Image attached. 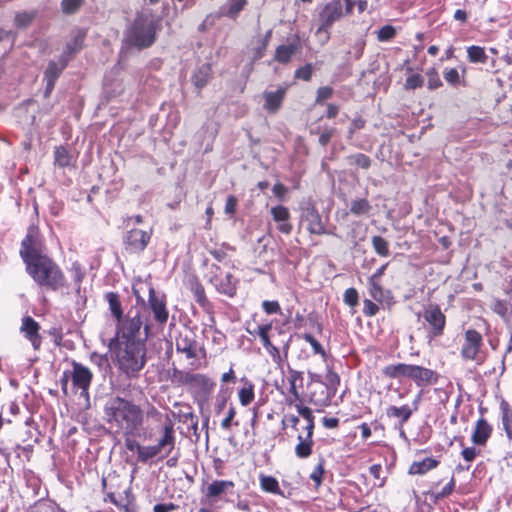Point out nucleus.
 Returning <instances> with one entry per match:
<instances>
[{"label": "nucleus", "mask_w": 512, "mask_h": 512, "mask_svg": "<svg viewBox=\"0 0 512 512\" xmlns=\"http://www.w3.org/2000/svg\"><path fill=\"white\" fill-rule=\"evenodd\" d=\"M262 308L267 314L281 313V307L277 301L265 300L262 302Z\"/></svg>", "instance_id": "680f3d73"}, {"label": "nucleus", "mask_w": 512, "mask_h": 512, "mask_svg": "<svg viewBox=\"0 0 512 512\" xmlns=\"http://www.w3.org/2000/svg\"><path fill=\"white\" fill-rule=\"evenodd\" d=\"M325 379H326L327 385L333 389H335L336 386L340 382V378H339L338 374L333 372L332 370L327 371Z\"/></svg>", "instance_id": "774afa93"}, {"label": "nucleus", "mask_w": 512, "mask_h": 512, "mask_svg": "<svg viewBox=\"0 0 512 512\" xmlns=\"http://www.w3.org/2000/svg\"><path fill=\"white\" fill-rule=\"evenodd\" d=\"M348 159L350 164H355L361 167L362 169H368L371 165L370 158L362 153L352 155Z\"/></svg>", "instance_id": "79ce46f5"}, {"label": "nucleus", "mask_w": 512, "mask_h": 512, "mask_svg": "<svg viewBox=\"0 0 512 512\" xmlns=\"http://www.w3.org/2000/svg\"><path fill=\"white\" fill-rule=\"evenodd\" d=\"M67 65V59L65 56H62L59 61H50L44 74V78L46 80V89L45 96H49L52 92L55 81L61 74L62 70Z\"/></svg>", "instance_id": "6ab92c4d"}, {"label": "nucleus", "mask_w": 512, "mask_h": 512, "mask_svg": "<svg viewBox=\"0 0 512 512\" xmlns=\"http://www.w3.org/2000/svg\"><path fill=\"white\" fill-rule=\"evenodd\" d=\"M333 94V89L329 86L320 87L317 90L316 103H322L323 101L329 99Z\"/></svg>", "instance_id": "e2e57ef3"}, {"label": "nucleus", "mask_w": 512, "mask_h": 512, "mask_svg": "<svg viewBox=\"0 0 512 512\" xmlns=\"http://www.w3.org/2000/svg\"><path fill=\"white\" fill-rule=\"evenodd\" d=\"M298 413L306 420L305 431H314V416L309 407L303 406L301 403L295 404Z\"/></svg>", "instance_id": "f704fd0d"}, {"label": "nucleus", "mask_w": 512, "mask_h": 512, "mask_svg": "<svg viewBox=\"0 0 512 512\" xmlns=\"http://www.w3.org/2000/svg\"><path fill=\"white\" fill-rule=\"evenodd\" d=\"M228 400H229V395L227 393H223V394L219 393L218 394L216 401H215V405H214V410L217 415H219L223 412Z\"/></svg>", "instance_id": "4d7b16f0"}, {"label": "nucleus", "mask_w": 512, "mask_h": 512, "mask_svg": "<svg viewBox=\"0 0 512 512\" xmlns=\"http://www.w3.org/2000/svg\"><path fill=\"white\" fill-rule=\"evenodd\" d=\"M467 57L471 63H486L488 58L484 48L476 45L467 48Z\"/></svg>", "instance_id": "72a5a7b5"}, {"label": "nucleus", "mask_w": 512, "mask_h": 512, "mask_svg": "<svg viewBox=\"0 0 512 512\" xmlns=\"http://www.w3.org/2000/svg\"><path fill=\"white\" fill-rule=\"evenodd\" d=\"M369 293L376 301H381L383 299V289L378 280L369 278Z\"/></svg>", "instance_id": "37998d69"}, {"label": "nucleus", "mask_w": 512, "mask_h": 512, "mask_svg": "<svg viewBox=\"0 0 512 512\" xmlns=\"http://www.w3.org/2000/svg\"><path fill=\"white\" fill-rule=\"evenodd\" d=\"M395 34L396 30L392 26L386 25L378 31V39L380 41H387L392 39Z\"/></svg>", "instance_id": "052dcab7"}, {"label": "nucleus", "mask_w": 512, "mask_h": 512, "mask_svg": "<svg viewBox=\"0 0 512 512\" xmlns=\"http://www.w3.org/2000/svg\"><path fill=\"white\" fill-rule=\"evenodd\" d=\"M297 50L296 44L280 45L276 48L274 59L277 62L288 63Z\"/></svg>", "instance_id": "7c9ffc66"}, {"label": "nucleus", "mask_w": 512, "mask_h": 512, "mask_svg": "<svg viewBox=\"0 0 512 512\" xmlns=\"http://www.w3.org/2000/svg\"><path fill=\"white\" fill-rule=\"evenodd\" d=\"M301 338L304 339L306 342H308L315 354H320L322 357L326 356V353L322 347V345L310 334L305 333L301 335Z\"/></svg>", "instance_id": "c03bdc74"}, {"label": "nucleus", "mask_w": 512, "mask_h": 512, "mask_svg": "<svg viewBox=\"0 0 512 512\" xmlns=\"http://www.w3.org/2000/svg\"><path fill=\"white\" fill-rule=\"evenodd\" d=\"M455 487V481H454V478L452 477L450 479V481L440 490H434L433 491V494L435 496V498H443V497H446L448 495H450L453 491Z\"/></svg>", "instance_id": "bf43d9fd"}, {"label": "nucleus", "mask_w": 512, "mask_h": 512, "mask_svg": "<svg viewBox=\"0 0 512 512\" xmlns=\"http://www.w3.org/2000/svg\"><path fill=\"white\" fill-rule=\"evenodd\" d=\"M151 232L140 229H131L125 237L126 248L131 252H141L148 245Z\"/></svg>", "instance_id": "dca6fc26"}, {"label": "nucleus", "mask_w": 512, "mask_h": 512, "mask_svg": "<svg viewBox=\"0 0 512 512\" xmlns=\"http://www.w3.org/2000/svg\"><path fill=\"white\" fill-rule=\"evenodd\" d=\"M118 369L128 377H134L146 364L145 341L114 342Z\"/></svg>", "instance_id": "7ed1b4c3"}, {"label": "nucleus", "mask_w": 512, "mask_h": 512, "mask_svg": "<svg viewBox=\"0 0 512 512\" xmlns=\"http://www.w3.org/2000/svg\"><path fill=\"white\" fill-rule=\"evenodd\" d=\"M343 6L341 0H330L319 7V22L320 25L316 34L323 35V43L327 42L329 35V28L343 16Z\"/></svg>", "instance_id": "423d86ee"}, {"label": "nucleus", "mask_w": 512, "mask_h": 512, "mask_svg": "<svg viewBox=\"0 0 512 512\" xmlns=\"http://www.w3.org/2000/svg\"><path fill=\"white\" fill-rule=\"evenodd\" d=\"M425 321L430 325V335L438 337L443 334L446 317L437 305H429L423 311Z\"/></svg>", "instance_id": "f8f14e48"}, {"label": "nucleus", "mask_w": 512, "mask_h": 512, "mask_svg": "<svg viewBox=\"0 0 512 512\" xmlns=\"http://www.w3.org/2000/svg\"><path fill=\"white\" fill-rule=\"evenodd\" d=\"M148 306L153 313L155 321L163 326L169 318V311L166 306L164 295L156 293L153 287L149 288Z\"/></svg>", "instance_id": "ddd939ff"}, {"label": "nucleus", "mask_w": 512, "mask_h": 512, "mask_svg": "<svg viewBox=\"0 0 512 512\" xmlns=\"http://www.w3.org/2000/svg\"><path fill=\"white\" fill-rule=\"evenodd\" d=\"M491 427L487 423V421L483 418H480L474 429L472 434V442L477 445H483L486 443L487 439L490 437Z\"/></svg>", "instance_id": "a878e982"}, {"label": "nucleus", "mask_w": 512, "mask_h": 512, "mask_svg": "<svg viewBox=\"0 0 512 512\" xmlns=\"http://www.w3.org/2000/svg\"><path fill=\"white\" fill-rule=\"evenodd\" d=\"M410 364L398 363L387 365L383 368L382 372L385 376L389 378H408V373L410 370Z\"/></svg>", "instance_id": "bb28decb"}, {"label": "nucleus", "mask_w": 512, "mask_h": 512, "mask_svg": "<svg viewBox=\"0 0 512 512\" xmlns=\"http://www.w3.org/2000/svg\"><path fill=\"white\" fill-rule=\"evenodd\" d=\"M175 445V437L172 426H165L163 435L158 440L156 445L152 446H142L139 456L137 457V461L145 463L148 460L162 455V457H167L170 455Z\"/></svg>", "instance_id": "0eeeda50"}, {"label": "nucleus", "mask_w": 512, "mask_h": 512, "mask_svg": "<svg viewBox=\"0 0 512 512\" xmlns=\"http://www.w3.org/2000/svg\"><path fill=\"white\" fill-rule=\"evenodd\" d=\"M502 423L508 439L512 440V410L507 404L502 405Z\"/></svg>", "instance_id": "c9c22d12"}, {"label": "nucleus", "mask_w": 512, "mask_h": 512, "mask_svg": "<svg viewBox=\"0 0 512 512\" xmlns=\"http://www.w3.org/2000/svg\"><path fill=\"white\" fill-rule=\"evenodd\" d=\"M443 77L451 85H457L460 82V75L455 68H446L443 71Z\"/></svg>", "instance_id": "09e8293b"}, {"label": "nucleus", "mask_w": 512, "mask_h": 512, "mask_svg": "<svg viewBox=\"0 0 512 512\" xmlns=\"http://www.w3.org/2000/svg\"><path fill=\"white\" fill-rule=\"evenodd\" d=\"M142 321L139 314L131 316L129 313L127 317L117 325V334L112 342H132V341H145V339L138 338Z\"/></svg>", "instance_id": "1a4fd4ad"}, {"label": "nucleus", "mask_w": 512, "mask_h": 512, "mask_svg": "<svg viewBox=\"0 0 512 512\" xmlns=\"http://www.w3.org/2000/svg\"><path fill=\"white\" fill-rule=\"evenodd\" d=\"M208 279L219 293L229 297H233L236 294L238 281L231 273H224L220 266L211 265L208 272Z\"/></svg>", "instance_id": "6e6552de"}, {"label": "nucleus", "mask_w": 512, "mask_h": 512, "mask_svg": "<svg viewBox=\"0 0 512 512\" xmlns=\"http://www.w3.org/2000/svg\"><path fill=\"white\" fill-rule=\"evenodd\" d=\"M238 204V200L235 196L229 195L226 199L225 203V213L229 215H233L236 211V207Z\"/></svg>", "instance_id": "69168bd1"}, {"label": "nucleus", "mask_w": 512, "mask_h": 512, "mask_svg": "<svg viewBox=\"0 0 512 512\" xmlns=\"http://www.w3.org/2000/svg\"><path fill=\"white\" fill-rule=\"evenodd\" d=\"M33 18H34V13H27V12L19 13L15 17V23L18 27L24 28L32 22Z\"/></svg>", "instance_id": "6e6d98bb"}, {"label": "nucleus", "mask_w": 512, "mask_h": 512, "mask_svg": "<svg viewBox=\"0 0 512 512\" xmlns=\"http://www.w3.org/2000/svg\"><path fill=\"white\" fill-rule=\"evenodd\" d=\"M481 345V334L474 329L467 330L461 348L462 358L465 360H477Z\"/></svg>", "instance_id": "2eb2a0df"}, {"label": "nucleus", "mask_w": 512, "mask_h": 512, "mask_svg": "<svg viewBox=\"0 0 512 512\" xmlns=\"http://www.w3.org/2000/svg\"><path fill=\"white\" fill-rule=\"evenodd\" d=\"M55 164L59 167H69L74 163V157L63 147H56L54 151Z\"/></svg>", "instance_id": "473e14b6"}, {"label": "nucleus", "mask_w": 512, "mask_h": 512, "mask_svg": "<svg viewBox=\"0 0 512 512\" xmlns=\"http://www.w3.org/2000/svg\"><path fill=\"white\" fill-rule=\"evenodd\" d=\"M324 473L323 463L320 462L310 474V478L315 482L318 486L322 481V475Z\"/></svg>", "instance_id": "338daca9"}, {"label": "nucleus", "mask_w": 512, "mask_h": 512, "mask_svg": "<svg viewBox=\"0 0 512 512\" xmlns=\"http://www.w3.org/2000/svg\"><path fill=\"white\" fill-rule=\"evenodd\" d=\"M285 94L286 89L281 87L277 88L275 91H265L263 93V98L265 100L263 105L264 109L269 113L277 112L282 105Z\"/></svg>", "instance_id": "4be33fe9"}, {"label": "nucleus", "mask_w": 512, "mask_h": 512, "mask_svg": "<svg viewBox=\"0 0 512 512\" xmlns=\"http://www.w3.org/2000/svg\"><path fill=\"white\" fill-rule=\"evenodd\" d=\"M70 271L75 283L79 285L85 276V271L83 270L81 265L76 262L72 264Z\"/></svg>", "instance_id": "13d9d810"}, {"label": "nucleus", "mask_w": 512, "mask_h": 512, "mask_svg": "<svg viewBox=\"0 0 512 512\" xmlns=\"http://www.w3.org/2000/svg\"><path fill=\"white\" fill-rule=\"evenodd\" d=\"M371 209V205L366 199H357L352 201L350 211L354 215L368 214Z\"/></svg>", "instance_id": "e433bc0d"}, {"label": "nucleus", "mask_w": 512, "mask_h": 512, "mask_svg": "<svg viewBox=\"0 0 512 512\" xmlns=\"http://www.w3.org/2000/svg\"><path fill=\"white\" fill-rule=\"evenodd\" d=\"M236 408L233 404H230L228 411L225 415V417L221 421V428L225 431L230 430L231 426L234 424L235 426H238V422H234V418L236 416Z\"/></svg>", "instance_id": "ea45409f"}, {"label": "nucleus", "mask_w": 512, "mask_h": 512, "mask_svg": "<svg viewBox=\"0 0 512 512\" xmlns=\"http://www.w3.org/2000/svg\"><path fill=\"white\" fill-rule=\"evenodd\" d=\"M107 300L112 314L115 316L117 321L120 322L122 318V309L117 295L114 293H109L107 295Z\"/></svg>", "instance_id": "58836bf2"}, {"label": "nucleus", "mask_w": 512, "mask_h": 512, "mask_svg": "<svg viewBox=\"0 0 512 512\" xmlns=\"http://www.w3.org/2000/svg\"><path fill=\"white\" fill-rule=\"evenodd\" d=\"M305 434L297 436L298 443L295 446V455L300 459L308 458L313 451V431H305Z\"/></svg>", "instance_id": "5701e85b"}, {"label": "nucleus", "mask_w": 512, "mask_h": 512, "mask_svg": "<svg viewBox=\"0 0 512 512\" xmlns=\"http://www.w3.org/2000/svg\"><path fill=\"white\" fill-rule=\"evenodd\" d=\"M438 465V461L433 458H425L422 461L413 462L409 468V473L412 475L425 474Z\"/></svg>", "instance_id": "c85d7f7f"}, {"label": "nucleus", "mask_w": 512, "mask_h": 512, "mask_svg": "<svg viewBox=\"0 0 512 512\" xmlns=\"http://www.w3.org/2000/svg\"><path fill=\"white\" fill-rule=\"evenodd\" d=\"M259 481L260 487L263 491L276 495L282 494L279 483L275 477L261 474L259 476Z\"/></svg>", "instance_id": "2f4dec72"}, {"label": "nucleus", "mask_w": 512, "mask_h": 512, "mask_svg": "<svg viewBox=\"0 0 512 512\" xmlns=\"http://www.w3.org/2000/svg\"><path fill=\"white\" fill-rule=\"evenodd\" d=\"M83 39H84V35L78 34L74 38L73 42L67 43L66 49L64 51V54L70 56L73 53H76L77 51H79L80 48H81V44L83 42Z\"/></svg>", "instance_id": "a18cd8bd"}, {"label": "nucleus", "mask_w": 512, "mask_h": 512, "mask_svg": "<svg viewBox=\"0 0 512 512\" xmlns=\"http://www.w3.org/2000/svg\"><path fill=\"white\" fill-rule=\"evenodd\" d=\"M271 35H272V31L269 30V31H267L265 36H263V37L259 36L252 40V42L248 48L249 54L251 55L252 60L255 61V60H258L261 57H263L264 52H265V50L268 46V43L270 41Z\"/></svg>", "instance_id": "b1692460"}, {"label": "nucleus", "mask_w": 512, "mask_h": 512, "mask_svg": "<svg viewBox=\"0 0 512 512\" xmlns=\"http://www.w3.org/2000/svg\"><path fill=\"white\" fill-rule=\"evenodd\" d=\"M157 26L158 21L152 13H140L127 31L126 39L137 48L149 47L155 42Z\"/></svg>", "instance_id": "20e7f679"}, {"label": "nucleus", "mask_w": 512, "mask_h": 512, "mask_svg": "<svg viewBox=\"0 0 512 512\" xmlns=\"http://www.w3.org/2000/svg\"><path fill=\"white\" fill-rule=\"evenodd\" d=\"M423 85V77L420 74L410 75L405 82V88L407 90H413Z\"/></svg>", "instance_id": "8fccbe9b"}, {"label": "nucleus", "mask_w": 512, "mask_h": 512, "mask_svg": "<svg viewBox=\"0 0 512 512\" xmlns=\"http://www.w3.org/2000/svg\"><path fill=\"white\" fill-rule=\"evenodd\" d=\"M176 350L185 354L186 358L192 359L197 357L198 343L195 333L190 329H184L179 332L175 340Z\"/></svg>", "instance_id": "4468645a"}, {"label": "nucleus", "mask_w": 512, "mask_h": 512, "mask_svg": "<svg viewBox=\"0 0 512 512\" xmlns=\"http://www.w3.org/2000/svg\"><path fill=\"white\" fill-rule=\"evenodd\" d=\"M191 290L196 298V301L200 304H204V302L206 301V296L203 286L199 282L194 281L191 284Z\"/></svg>", "instance_id": "603ef678"}, {"label": "nucleus", "mask_w": 512, "mask_h": 512, "mask_svg": "<svg viewBox=\"0 0 512 512\" xmlns=\"http://www.w3.org/2000/svg\"><path fill=\"white\" fill-rule=\"evenodd\" d=\"M372 245H373L375 252L378 255H380L382 257H387L389 255V244L381 236H374L372 238Z\"/></svg>", "instance_id": "4c0bfd02"}, {"label": "nucleus", "mask_w": 512, "mask_h": 512, "mask_svg": "<svg viewBox=\"0 0 512 512\" xmlns=\"http://www.w3.org/2000/svg\"><path fill=\"white\" fill-rule=\"evenodd\" d=\"M20 331L26 339H28L33 348L38 350L42 343V337L40 336V325L32 317L26 316L22 319Z\"/></svg>", "instance_id": "f3484780"}, {"label": "nucleus", "mask_w": 512, "mask_h": 512, "mask_svg": "<svg viewBox=\"0 0 512 512\" xmlns=\"http://www.w3.org/2000/svg\"><path fill=\"white\" fill-rule=\"evenodd\" d=\"M386 413L388 417L399 419L400 424L403 425L410 419L413 410L408 405H403L401 407L390 406Z\"/></svg>", "instance_id": "c756f323"}, {"label": "nucleus", "mask_w": 512, "mask_h": 512, "mask_svg": "<svg viewBox=\"0 0 512 512\" xmlns=\"http://www.w3.org/2000/svg\"><path fill=\"white\" fill-rule=\"evenodd\" d=\"M211 66L209 64H203L192 76V81L197 88H203L211 77Z\"/></svg>", "instance_id": "cd10ccee"}, {"label": "nucleus", "mask_w": 512, "mask_h": 512, "mask_svg": "<svg viewBox=\"0 0 512 512\" xmlns=\"http://www.w3.org/2000/svg\"><path fill=\"white\" fill-rule=\"evenodd\" d=\"M271 328H272L271 324L261 325V326H258V328H257V334H258L263 346H266V345H269L272 343L269 338V331L271 330Z\"/></svg>", "instance_id": "864d4df0"}, {"label": "nucleus", "mask_w": 512, "mask_h": 512, "mask_svg": "<svg viewBox=\"0 0 512 512\" xmlns=\"http://www.w3.org/2000/svg\"><path fill=\"white\" fill-rule=\"evenodd\" d=\"M234 483L229 480H214L203 490L205 498L210 503L225 500L226 496L233 493Z\"/></svg>", "instance_id": "9d476101"}, {"label": "nucleus", "mask_w": 512, "mask_h": 512, "mask_svg": "<svg viewBox=\"0 0 512 512\" xmlns=\"http://www.w3.org/2000/svg\"><path fill=\"white\" fill-rule=\"evenodd\" d=\"M408 378L413 380L417 386H426L436 383L438 374L423 366L411 365Z\"/></svg>", "instance_id": "a211bd4d"}, {"label": "nucleus", "mask_w": 512, "mask_h": 512, "mask_svg": "<svg viewBox=\"0 0 512 512\" xmlns=\"http://www.w3.org/2000/svg\"><path fill=\"white\" fill-rule=\"evenodd\" d=\"M344 302L350 307H354L358 304V292L355 288H348L344 292Z\"/></svg>", "instance_id": "3c124183"}, {"label": "nucleus", "mask_w": 512, "mask_h": 512, "mask_svg": "<svg viewBox=\"0 0 512 512\" xmlns=\"http://www.w3.org/2000/svg\"><path fill=\"white\" fill-rule=\"evenodd\" d=\"M344 2H345V6H346L345 12L347 14L352 13L353 8L355 6H357L359 13H362L367 8V3H366V1H363V0H344Z\"/></svg>", "instance_id": "de8ad7c7"}, {"label": "nucleus", "mask_w": 512, "mask_h": 512, "mask_svg": "<svg viewBox=\"0 0 512 512\" xmlns=\"http://www.w3.org/2000/svg\"><path fill=\"white\" fill-rule=\"evenodd\" d=\"M301 219L307 223V230L311 234L322 235L326 232L321 216L314 207L304 209Z\"/></svg>", "instance_id": "aec40b11"}, {"label": "nucleus", "mask_w": 512, "mask_h": 512, "mask_svg": "<svg viewBox=\"0 0 512 512\" xmlns=\"http://www.w3.org/2000/svg\"><path fill=\"white\" fill-rule=\"evenodd\" d=\"M182 382L201 408L208 404L216 386L212 378L200 373H186Z\"/></svg>", "instance_id": "39448f33"}, {"label": "nucleus", "mask_w": 512, "mask_h": 512, "mask_svg": "<svg viewBox=\"0 0 512 512\" xmlns=\"http://www.w3.org/2000/svg\"><path fill=\"white\" fill-rule=\"evenodd\" d=\"M271 328H272L271 324L261 325V326H258V328H257V334H258L263 346H266V345H269L272 343L269 338V331L271 330Z\"/></svg>", "instance_id": "5fc2aeb1"}, {"label": "nucleus", "mask_w": 512, "mask_h": 512, "mask_svg": "<svg viewBox=\"0 0 512 512\" xmlns=\"http://www.w3.org/2000/svg\"><path fill=\"white\" fill-rule=\"evenodd\" d=\"M72 384L75 389L81 390V396L88 397V389L93 379L90 369L78 362H72Z\"/></svg>", "instance_id": "9b49d317"}, {"label": "nucleus", "mask_w": 512, "mask_h": 512, "mask_svg": "<svg viewBox=\"0 0 512 512\" xmlns=\"http://www.w3.org/2000/svg\"><path fill=\"white\" fill-rule=\"evenodd\" d=\"M241 382L243 383V386L239 388L237 394L240 404L243 407H246L250 405L255 398V385L252 381L242 378Z\"/></svg>", "instance_id": "393cba45"}, {"label": "nucleus", "mask_w": 512, "mask_h": 512, "mask_svg": "<svg viewBox=\"0 0 512 512\" xmlns=\"http://www.w3.org/2000/svg\"><path fill=\"white\" fill-rule=\"evenodd\" d=\"M83 2L84 0H62L61 5L65 13L72 14L81 7Z\"/></svg>", "instance_id": "49530a36"}, {"label": "nucleus", "mask_w": 512, "mask_h": 512, "mask_svg": "<svg viewBox=\"0 0 512 512\" xmlns=\"http://www.w3.org/2000/svg\"><path fill=\"white\" fill-rule=\"evenodd\" d=\"M20 255L26 264L27 273L40 286L58 290L65 286L61 269L48 256L42 254L32 236L22 241Z\"/></svg>", "instance_id": "f257e3e1"}, {"label": "nucleus", "mask_w": 512, "mask_h": 512, "mask_svg": "<svg viewBox=\"0 0 512 512\" xmlns=\"http://www.w3.org/2000/svg\"><path fill=\"white\" fill-rule=\"evenodd\" d=\"M246 0H229L227 3L226 14L229 17H236L238 13L244 8Z\"/></svg>", "instance_id": "a19ab883"}, {"label": "nucleus", "mask_w": 512, "mask_h": 512, "mask_svg": "<svg viewBox=\"0 0 512 512\" xmlns=\"http://www.w3.org/2000/svg\"><path fill=\"white\" fill-rule=\"evenodd\" d=\"M311 76H312V66L310 64H307V65L297 69L295 72L296 78H300L305 81L310 80Z\"/></svg>", "instance_id": "0e129e2a"}, {"label": "nucleus", "mask_w": 512, "mask_h": 512, "mask_svg": "<svg viewBox=\"0 0 512 512\" xmlns=\"http://www.w3.org/2000/svg\"><path fill=\"white\" fill-rule=\"evenodd\" d=\"M271 215L273 220L278 224L277 229L281 233H291L293 227L290 223V212L288 208L283 205L274 206L271 208Z\"/></svg>", "instance_id": "412c9836"}, {"label": "nucleus", "mask_w": 512, "mask_h": 512, "mask_svg": "<svg viewBox=\"0 0 512 512\" xmlns=\"http://www.w3.org/2000/svg\"><path fill=\"white\" fill-rule=\"evenodd\" d=\"M104 417L116 432L132 436L141 429L144 412L139 405L126 398L111 396L105 402Z\"/></svg>", "instance_id": "f03ea898"}]
</instances>
